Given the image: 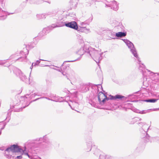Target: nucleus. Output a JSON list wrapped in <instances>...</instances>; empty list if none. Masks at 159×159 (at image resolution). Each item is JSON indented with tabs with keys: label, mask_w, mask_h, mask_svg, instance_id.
<instances>
[{
	"label": "nucleus",
	"mask_w": 159,
	"mask_h": 159,
	"mask_svg": "<svg viewBox=\"0 0 159 159\" xmlns=\"http://www.w3.org/2000/svg\"><path fill=\"white\" fill-rule=\"evenodd\" d=\"M25 149L23 150L20 147L17 145L14 144L11 145L10 147L7 148L5 151V153L8 152V153H10L11 152H20L21 153H23L25 155H27L29 157L30 156L28 153L25 152Z\"/></svg>",
	"instance_id": "nucleus-1"
},
{
	"label": "nucleus",
	"mask_w": 159,
	"mask_h": 159,
	"mask_svg": "<svg viewBox=\"0 0 159 159\" xmlns=\"http://www.w3.org/2000/svg\"><path fill=\"white\" fill-rule=\"evenodd\" d=\"M124 42L128 48L130 49V50L131 53L138 60L139 62V64L140 63V61L139 58L138 57V55L137 54L135 49L134 47V45L133 43L129 40H125Z\"/></svg>",
	"instance_id": "nucleus-2"
},
{
	"label": "nucleus",
	"mask_w": 159,
	"mask_h": 159,
	"mask_svg": "<svg viewBox=\"0 0 159 159\" xmlns=\"http://www.w3.org/2000/svg\"><path fill=\"white\" fill-rule=\"evenodd\" d=\"M138 124L140 127H142V129L144 130V132L146 133V136L143 138L145 143H147L149 141V136L147 132L149 129L150 126L148 127V125L144 122H138Z\"/></svg>",
	"instance_id": "nucleus-3"
},
{
	"label": "nucleus",
	"mask_w": 159,
	"mask_h": 159,
	"mask_svg": "<svg viewBox=\"0 0 159 159\" xmlns=\"http://www.w3.org/2000/svg\"><path fill=\"white\" fill-rule=\"evenodd\" d=\"M89 55L92 57H93L94 58V60L96 63H99V61L102 59V53H99L98 51L94 50L93 52H89Z\"/></svg>",
	"instance_id": "nucleus-4"
},
{
	"label": "nucleus",
	"mask_w": 159,
	"mask_h": 159,
	"mask_svg": "<svg viewBox=\"0 0 159 159\" xmlns=\"http://www.w3.org/2000/svg\"><path fill=\"white\" fill-rule=\"evenodd\" d=\"M62 74L64 76H65L67 79L70 81L71 80H73L75 79V73L74 71L72 70H69L67 73H66L64 72H62Z\"/></svg>",
	"instance_id": "nucleus-5"
},
{
	"label": "nucleus",
	"mask_w": 159,
	"mask_h": 159,
	"mask_svg": "<svg viewBox=\"0 0 159 159\" xmlns=\"http://www.w3.org/2000/svg\"><path fill=\"white\" fill-rule=\"evenodd\" d=\"M37 141H40L43 140L44 143H45L44 145H45V148L48 147L49 145H51L52 142L51 140L46 136H44L43 138H40L36 139Z\"/></svg>",
	"instance_id": "nucleus-6"
},
{
	"label": "nucleus",
	"mask_w": 159,
	"mask_h": 159,
	"mask_svg": "<svg viewBox=\"0 0 159 159\" xmlns=\"http://www.w3.org/2000/svg\"><path fill=\"white\" fill-rule=\"evenodd\" d=\"M98 101L101 104H104L106 100H108L109 99V98H107L102 92H99L98 95Z\"/></svg>",
	"instance_id": "nucleus-7"
},
{
	"label": "nucleus",
	"mask_w": 159,
	"mask_h": 159,
	"mask_svg": "<svg viewBox=\"0 0 159 159\" xmlns=\"http://www.w3.org/2000/svg\"><path fill=\"white\" fill-rule=\"evenodd\" d=\"M29 53V51L26 48H24L23 51H22L20 52L21 55L24 56L25 57H21L20 58L17 59L16 60H19L21 61H26V55H28Z\"/></svg>",
	"instance_id": "nucleus-8"
},
{
	"label": "nucleus",
	"mask_w": 159,
	"mask_h": 159,
	"mask_svg": "<svg viewBox=\"0 0 159 159\" xmlns=\"http://www.w3.org/2000/svg\"><path fill=\"white\" fill-rule=\"evenodd\" d=\"M15 72L16 75L19 76L21 80L23 81H25L27 80V78L26 76L20 70L16 69L15 70Z\"/></svg>",
	"instance_id": "nucleus-9"
},
{
	"label": "nucleus",
	"mask_w": 159,
	"mask_h": 159,
	"mask_svg": "<svg viewBox=\"0 0 159 159\" xmlns=\"http://www.w3.org/2000/svg\"><path fill=\"white\" fill-rule=\"evenodd\" d=\"M56 15V13H54L53 11L49 12L47 13H44L43 14H38L36 15L37 18L38 19H40L43 18H45L46 16H53Z\"/></svg>",
	"instance_id": "nucleus-10"
},
{
	"label": "nucleus",
	"mask_w": 159,
	"mask_h": 159,
	"mask_svg": "<svg viewBox=\"0 0 159 159\" xmlns=\"http://www.w3.org/2000/svg\"><path fill=\"white\" fill-rule=\"evenodd\" d=\"M111 5L106 4L105 7H111V9H112L115 11H117L119 9V4L115 1H113L111 2Z\"/></svg>",
	"instance_id": "nucleus-11"
},
{
	"label": "nucleus",
	"mask_w": 159,
	"mask_h": 159,
	"mask_svg": "<svg viewBox=\"0 0 159 159\" xmlns=\"http://www.w3.org/2000/svg\"><path fill=\"white\" fill-rule=\"evenodd\" d=\"M92 20V19H91L90 20H87L84 22H81L80 27L84 29V30L85 32L88 33L89 32V29L86 28L84 25H89Z\"/></svg>",
	"instance_id": "nucleus-12"
},
{
	"label": "nucleus",
	"mask_w": 159,
	"mask_h": 159,
	"mask_svg": "<svg viewBox=\"0 0 159 159\" xmlns=\"http://www.w3.org/2000/svg\"><path fill=\"white\" fill-rule=\"evenodd\" d=\"M65 25L66 27L77 30L78 26L77 23L75 21L68 22L65 24Z\"/></svg>",
	"instance_id": "nucleus-13"
},
{
	"label": "nucleus",
	"mask_w": 159,
	"mask_h": 159,
	"mask_svg": "<svg viewBox=\"0 0 159 159\" xmlns=\"http://www.w3.org/2000/svg\"><path fill=\"white\" fill-rule=\"evenodd\" d=\"M126 97L119 95H116L115 96H111L110 98L111 99H120L122 100H125L126 99Z\"/></svg>",
	"instance_id": "nucleus-14"
},
{
	"label": "nucleus",
	"mask_w": 159,
	"mask_h": 159,
	"mask_svg": "<svg viewBox=\"0 0 159 159\" xmlns=\"http://www.w3.org/2000/svg\"><path fill=\"white\" fill-rule=\"evenodd\" d=\"M93 144L92 141H89L87 142L86 147L85 148V150L87 152L91 151Z\"/></svg>",
	"instance_id": "nucleus-15"
},
{
	"label": "nucleus",
	"mask_w": 159,
	"mask_h": 159,
	"mask_svg": "<svg viewBox=\"0 0 159 159\" xmlns=\"http://www.w3.org/2000/svg\"><path fill=\"white\" fill-rule=\"evenodd\" d=\"M146 70L148 72H150L149 74H150V75H152V76L154 75V76H157V79H156L155 78H154L153 79V80H154V81H155L156 82H158V81H159V79L158 78V73H154V72H152L151 71H150V70H148V69H147Z\"/></svg>",
	"instance_id": "nucleus-16"
},
{
	"label": "nucleus",
	"mask_w": 159,
	"mask_h": 159,
	"mask_svg": "<svg viewBox=\"0 0 159 159\" xmlns=\"http://www.w3.org/2000/svg\"><path fill=\"white\" fill-rule=\"evenodd\" d=\"M158 100V99L151 98L144 100L143 101L147 102L155 103L157 102Z\"/></svg>",
	"instance_id": "nucleus-17"
},
{
	"label": "nucleus",
	"mask_w": 159,
	"mask_h": 159,
	"mask_svg": "<svg viewBox=\"0 0 159 159\" xmlns=\"http://www.w3.org/2000/svg\"><path fill=\"white\" fill-rule=\"evenodd\" d=\"M126 34L124 32H119L116 34V36L118 37H121L125 36Z\"/></svg>",
	"instance_id": "nucleus-18"
},
{
	"label": "nucleus",
	"mask_w": 159,
	"mask_h": 159,
	"mask_svg": "<svg viewBox=\"0 0 159 159\" xmlns=\"http://www.w3.org/2000/svg\"><path fill=\"white\" fill-rule=\"evenodd\" d=\"M78 2V0H71L70 3L73 7H77Z\"/></svg>",
	"instance_id": "nucleus-19"
},
{
	"label": "nucleus",
	"mask_w": 159,
	"mask_h": 159,
	"mask_svg": "<svg viewBox=\"0 0 159 159\" xmlns=\"http://www.w3.org/2000/svg\"><path fill=\"white\" fill-rule=\"evenodd\" d=\"M142 120V119L139 118H135L132 120L130 123L131 124H134L135 122L141 121Z\"/></svg>",
	"instance_id": "nucleus-20"
},
{
	"label": "nucleus",
	"mask_w": 159,
	"mask_h": 159,
	"mask_svg": "<svg viewBox=\"0 0 159 159\" xmlns=\"http://www.w3.org/2000/svg\"><path fill=\"white\" fill-rule=\"evenodd\" d=\"M150 112V110H143L142 111H140L139 110H138L136 112L138 113H139L141 114H145L149 112Z\"/></svg>",
	"instance_id": "nucleus-21"
},
{
	"label": "nucleus",
	"mask_w": 159,
	"mask_h": 159,
	"mask_svg": "<svg viewBox=\"0 0 159 159\" xmlns=\"http://www.w3.org/2000/svg\"><path fill=\"white\" fill-rule=\"evenodd\" d=\"M82 90L84 92L87 91L89 90L88 88L86 85H84L81 88Z\"/></svg>",
	"instance_id": "nucleus-22"
},
{
	"label": "nucleus",
	"mask_w": 159,
	"mask_h": 159,
	"mask_svg": "<svg viewBox=\"0 0 159 159\" xmlns=\"http://www.w3.org/2000/svg\"><path fill=\"white\" fill-rule=\"evenodd\" d=\"M46 29H43V30L42 31L40 32L39 33V36H40L41 37L43 35H44L45 34V33L46 32Z\"/></svg>",
	"instance_id": "nucleus-23"
},
{
	"label": "nucleus",
	"mask_w": 159,
	"mask_h": 159,
	"mask_svg": "<svg viewBox=\"0 0 159 159\" xmlns=\"http://www.w3.org/2000/svg\"><path fill=\"white\" fill-rule=\"evenodd\" d=\"M98 1H102L103 2H105L106 1V0H91L89 1V2H94Z\"/></svg>",
	"instance_id": "nucleus-24"
},
{
	"label": "nucleus",
	"mask_w": 159,
	"mask_h": 159,
	"mask_svg": "<svg viewBox=\"0 0 159 159\" xmlns=\"http://www.w3.org/2000/svg\"><path fill=\"white\" fill-rule=\"evenodd\" d=\"M5 125L2 122H0V129L1 130L3 129Z\"/></svg>",
	"instance_id": "nucleus-25"
},
{
	"label": "nucleus",
	"mask_w": 159,
	"mask_h": 159,
	"mask_svg": "<svg viewBox=\"0 0 159 159\" xmlns=\"http://www.w3.org/2000/svg\"><path fill=\"white\" fill-rule=\"evenodd\" d=\"M100 159H106V155L104 154H101L99 157Z\"/></svg>",
	"instance_id": "nucleus-26"
},
{
	"label": "nucleus",
	"mask_w": 159,
	"mask_h": 159,
	"mask_svg": "<svg viewBox=\"0 0 159 159\" xmlns=\"http://www.w3.org/2000/svg\"><path fill=\"white\" fill-rule=\"evenodd\" d=\"M10 153H9V155H8V154H7V156H8V159H16V158H14V157H12L11 155H10Z\"/></svg>",
	"instance_id": "nucleus-27"
},
{
	"label": "nucleus",
	"mask_w": 159,
	"mask_h": 159,
	"mask_svg": "<svg viewBox=\"0 0 159 159\" xmlns=\"http://www.w3.org/2000/svg\"><path fill=\"white\" fill-rule=\"evenodd\" d=\"M111 35L112 37L111 38L112 39H115V37L116 36V34H115V33H112L111 32Z\"/></svg>",
	"instance_id": "nucleus-28"
},
{
	"label": "nucleus",
	"mask_w": 159,
	"mask_h": 159,
	"mask_svg": "<svg viewBox=\"0 0 159 159\" xmlns=\"http://www.w3.org/2000/svg\"><path fill=\"white\" fill-rule=\"evenodd\" d=\"M106 159H112V157L109 155H106Z\"/></svg>",
	"instance_id": "nucleus-29"
},
{
	"label": "nucleus",
	"mask_w": 159,
	"mask_h": 159,
	"mask_svg": "<svg viewBox=\"0 0 159 159\" xmlns=\"http://www.w3.org/2000/svg\"><path fill=\"white\" fill-rule=\"evenodd\" d=\"M99 152H100V151L99 150H98L97 149H95V152L94 153V154L96 155H98L97 153Z\"/></svg>",
	"instance_id": "nucleus-30"
},
{
	"label": "nucleus",
	"mask_w": 159,
	"mask_h": 159,
	"mask_svg": "<svg viewBox=\"0 0 159 159\" xmlns=\"http://www.w3.org/2000/svg\"><path fill=\"white\" fill-rule=\"evenodd\" d=\"M76 61V60H74V61H64L63 64L61 66H62L63 65L65 64V63L66 62H74Z\"/></svg>",
	"instance_id": "nucleus-31"
},
{
	"label": "nucleus",
	"mask_w": 159,
	"mask_h": 159,
	"mask_svg": "<svg viewBox=\"0 0 159 159\" xmlns=\"http://www.w3.org/2000/svg\"><path fill=\"white\" fill-rule=\"evenodd\" d=\"M42 1L41 0H37L36 1V2H35V3L36 4H39L41 3H42Z\"/></svg>",
	"instance_id": "nucleus-32"
},
{
	"label": "nucleus",
	"mask_w": 159,
	"mask_h": 159,
	"mask_svg": "<svg viewBox=\"0 0 159 159\" xmlns=\"http://www.w3.org/2000/svg\"><path fill=\"white\" fill-rule=\"evenodd\" d=\"M4 61L2 60H0V65H2L4 64Z\"/></svg>",
	"instance_id": "nucleus-33"
},
{
	"label": "nucleus",
	"mask_w": 159,
	"mask_h": 159,
	"mask_svg": "<svg viewBox=\"0 0 159 159\" xmlns=\"http://www.w3.org/2000/svg\"><path fill=\"white\" fill-rule=\"evenodd\" d=\"M43 98H46V99H48V100H51V101H54L53 100L51 99H50V98H47V97H43Z\"/></svg>",
	"instance_id": "nucleus-34"
},
{
	"label": "nucleus",
	"mask_w": 159,
	"mask_h": 159,
	"mask_svg": "<svg viewBox=\"0 0 159 159\" xmlns=\"http://www.w3.org/2000/svg\"><path fill=\"white\" fill-rule=\"evenodd\" d=\"M16 158L20 159L22 158V156L21 155L19 156H17Z\"/></svg>",
	"instance_id": "nucleus-35"
},
{
	"label": "nucleus",
	"mask_w": 159,
	"mask_h": 159,
	"mask_svg": "<svg viewBox=\"0 0 159 159\" xmlns=\"http://www.w3.org/2000/svg\"><path fill=\"white\" fill-rule=\"evenodd\" d=\"M37 65V63L36 62L33 63L32 64V66H35Z\"/></svg>",
	"instance_id": "nucleus-36"
},
{
	"label": "nucleus",
	"mask_w": 159,
	"mask_h": 159,
	"mask_svg": "<svg viewBox=\"0 0 159 159\" xmlns=\"http://www.w3.org/2000/svg\"><path fill=\"white\" fill-rule=\"evenodd\" d=\"M37 95V96H39V94H38V93H35L34 94L32 95V97L35 96Z\"/></svg>",
	"instance_id": "nucleus-37"
},
{
	"label": "nucleus",
	"mask_w": 159,
	"mask_h": 159,
	"mask_svg": "<svg viewBox=\"0 0 159 159\" xmlns=\"http://www.w3.org/2000/svg\"><path fill=\"white\" fill-rule=\"evenodd\" d=\"M158 110H159V108H154V109H152V110L153 111H157ZM149 110L150 111V110H151L150 109Z\"/></svg>",
	"instance_id": "nucleus-38"
},
{
	"label": "nucleus",
	"mask_w": 159,
	"mask_h": 159,
	"mask_svg": "<svg viewBox=\"0 0 159 159\" xmlns=\"http://www.w3.org/2000/svg\"><path fill=\"white\" fill-rule=\"evenodd\" d=\"M37 98V99H35V100H34L33 101V102H34V101H35L38 100H39V99H41V98Z\"/></svg>",
	"instance_id": "nucleus-39"
},
{
	"label": "nucleus",
	"mask_w": 159,
	"mask_h": 159,
	"mask_svg": "<svg viewBox=\"0 0 159 159\" xmlns=\"http://www.w3.org/2000/svg\"><path fill=\"white\" fill-rule=\"evenodd\" d=\"M40 60L44 61V60H43L40 59L39 60L37 61L36 62V63H38V64L40 62Z\"/></svg>",
	"instance_id": "nucleus-40"
},
{
	"label": "nucleus",
	"mask_w": 159,
	"mask_h": 159,
	"mask_svg": "<svg viewBox=\"0 0 159 159\" xmlns=\"http://www.w3.org/2000/svg\"><path fill=\"white\" fill-rule=\"evenodd\" d=\"M52 26L53 28H55V27H57V25H55V24H53V25H52Z\"/></svg>",
	"instance_id": "nucleus-41"
},
{
	"label": "nucleus",
	"mask_w": 159,
	"mask_h": 159,
	"mask_svg": "<svg viewBox=\"0 0 159 159\" xmlns=\"http://www.w3.org/2000/svg\"><path fill=\"white\" fill-rule=\"evenodd\" d=\"M57 70L59 71H60V72H61V73L63 72L62 71V70L61 69H59L58 70Z\"/></svg>",
	"instance_id": "nucleus-42"
},
{
	"label": "nucleus",
	"mask_w": 159,
	"mask_h": 159,
	"mask_svg": "<svg viewBox=\"0 0 159 159\" xmlns=\"http://www.w3.org/2000/svg\"><path fill=\"white\" fill-rule=\"evenodd\" d=\"M142 67V66L140 65L139 66V69L140 70H142V69H141V68Z\"/></svg>",
	"instance_id": "nucleus-43"
},
{
	"label": "nucleus",
	"mask_w": 159,
	"mask_h": 159,
	"mask_svg": "<svg viewBox=\"0 0 159 159\" xmlns=\"http://www.w3.org/2000/svg\"><path fill=\"white\" fill-rule=\"evenodd\" d=\"M22 110V108H21L20 109H19V111H21Z\"/></svg>",
	"instance_id": "nucleus-44"
},
{
	"label": "nucleus",
	"mask_w": 159,
	"mask_h": 159,
	"mask_svg": "<svg viewBox=\"0 0 159 159\" xmlns=\"http://www.w3.org/2000/svg\"><path fill=\"white\" fill-rule=\"evenodd\" d=\"M33 66H32L30 67V69H32L33 67Z\"/></svg>",
	"instance_id": "nucleus-45"
},
{
	"label": "nucleus",
	"mask_w": 159,
	"mask_h": 159,
	"mask_svg": "<svg viewBox=\"0 0 159 159\" xmlns=\"http://www.w3.org/2000/svg\"><path fill=\"white\" fill-rule=\"evenodd\" d=\"M69 106L71 108H72V107H71V106L70 105V104H69Z\"/></svg>",
	"instance_id": "nucleus-46"
},
{
	"label": "nucleus",
	"mask_w": 159,
	"mask_h": 159,
	"mask_svg": "<svg viewBox=\"0 0 159 159\" xmlns=\"http://www.w3.org/2000/svg\"><path fill=\"white\" fill-rule=\"evenodd\" d=\"M74 103L76 105H77V104L76 103H75V102Z\"/></svg>",
	"instance_id": "nucleus-47"
},
{
	"label": "nucleus",
	"mask_w": 159,
	"mask_h": 159,
	"mask_svg": "<svg viewBox=\"0 0 159 159\" xmlns=\"http://www.w3.org/2000/svg\"><path fill=\"white\" fill-rule=\"evenodd\" d=\"M30 102L29 104H28L26 106H28V105H29L30 104Z\"/></svg>",
	"instance_id": "nucleus-48"
},
{
	"label": "nucleus",
	"mask_w": 159,
	"mask_h": 159,
	"mask_svg": "<svg viewBox=\"0 0 159 159\" xmlns=\"http://www.w3.org/2000/svg\"><path fill=\"white\" fill-rule=\"evenodd\" d=\"M13 56H13V55L11 56V57H13Z\"/></svg>",
	"instance_id": "nucleus-49"
},
{
	"label": "nucleus",
	"mask_w": 159,
	"mask_h": 159,
	"mask_svg": "<svg viewBox=\"0 0 159 159\" xmlns=\"http://www.w3.org/2000/svg\"><path fill=\"white\" fill-rule=\"evenodd\" d=\"M26 107V106H25V107H23V108H25Z\"/></svg>",
	"instance_id": "nucleus-50"
},
{
	"label": "nucleus",
	"mask_w": 159,
	"mask_h": 159,
	"mask_svg": "<svg viewBox=\"0 0 159 159\" xmlns=\"http://www.w3.org/2000/svg\"><path fill=\"white\" fill-rule=\"evenodd\" d=\"M155 139V138H153V139Z\"/></svg>",
	"instance_id": "nucleus-51"
},
{
	"label": "nucleus",
	"mask_w": 159,
	"mask_h": 159,
	"mask_svg": "<svg viewBox=\"0 0 159 159\" xmlns=\"http://www.w3.org/2000/svg\"><path fill=\"white\" fill-rule=\"evenodd\" d=\"M143 75H144L143 73Z\"/></svg>",
	"instance_id": "nucleus-52"
},
{
	"label": "nucleus",
	"mask_w": 159,
	"mask_h": 159,
	"mask_svg": "<svg viewBox=\"0 0 159 159\" xmlns=\"http://www.w3.org/2000/svg\"><path fill=\"white\" fill-rule=\"evenodd\" d=\"M142 65L143 66V64H142Z\"/></svg>",
	"instance_id": "nucleus-53"
},
{
	"label": "nucleus",
	"mask_w": 159,
	"mask_h": 159,
	"mask_svg": "<svg viewBox=\"0 0 159 159\" xmlns=\"http://www.w3.org/2000/svg\"><path fill=\"white\" fill-rule=\"evenodd\" d=\"M45 66H48V65H46Z\"/></svg>",
	"instance_id": "nucleus-54"
},
{
	"label": "nucleus",
	"mask_w": 159,
	"mask_h": 159,
	"mask_svg": "<svg viewBox=\"0 0 159 159\" xmlns=\"http://www.w3.org/2000/svg\"><path fill=\"white\" fill-rule=\"evenodd\" d=\"M98 85H99V86H100V85H99V84H98Z\"/></svg>",
	"instance_id": "nucleus-55"
},
{
	"label": "nucleus",
	"mask_w": 159,
	"mask_h": 159,
	"mask_svg": "<svg viewBox=\"0 0 159 159\" xmlns=\"http://www.w3.org/2000/svg\"><path fill=\"white\" fill-rule=\"evenodd\" d=\"M101 88L102 89V86H101Z\"/></svg>",
	"instance_id": "nucleus-56"
}]
</instances>
